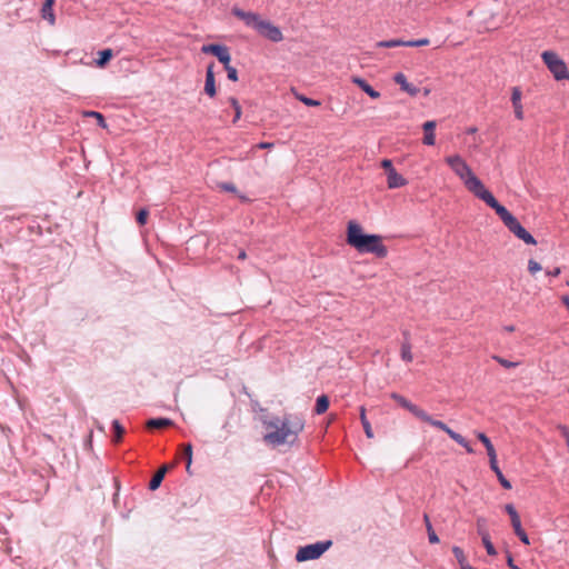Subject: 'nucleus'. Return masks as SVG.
Listing matches in <instances>:
<instances>
[{
	"label": "nucleus",
	"instance_id": "nucleus-1",
	"mask_svg": "<svg viewBox=\"0 0 569 569\" xmlns=\"http://www.w3.org/2000/svg\"><path fill=\"white\" fill-rule=\"evenodd\" d=\"M446 163L450 169L460 178L465 187L475 197L482 200L492 208L499 218L502 220L505 226L512 232L517 238L522 240L527 244H536V239L521 226L518 219L512 216L502 204H500L493 194L486 189L482 181L472 172L470 166L459 154H452L445 158Z\"/></svg>",
	"mask_w": 569,
	"mask_h": 569
},
{
	"label": "nucleus",
	"instance_id": "nucleus-2",
	"mask_svg": "<svg viewBox=\"0 0 569 569\" xmlns=\"http://www.w3.org/2000/svg\"><path fill=\"white\" fill-rule=\"evenodd\" d=\"M266 433L264 442L272 447L292 446L305 429V420L297 415H284L282 418L273 417L263 421Z\"/></svg>",
	"mask_w": 569,
	"mask_h": 569
},
{
	"label": "nucleus",
	"instance_id": "nucleus-3",
	"mask_svg": "<svg viewBox=\"0 0 569 569\" xmlns=\"http://www.w3.org/2000/svg\"><path fill=\"white\" fill-rule=\"evenodd\" d=\"M346 241L359 253H371L381 259L388 256L382 237L365 233L362 227L355 220L348 222Z\"/></svg>",
	"mask_w": 569,
	"mask_h": 569
},
{
	"label": "nucleus",
	"instance_id": "nucleus-4",
	"mask_svg": "<svg viewBox=\"0 0 569 569\" xmlns=\"http://www.w3.org/2000/svg\"><path fill=\"white\" fill-rule=\"evenodd\" d=\"M391 399L397 401L402 408L411 412L417 419L420 421L428 423L431 427H435L439 430L446 432L453 441L463 447L468 453H473L472 447L469 445L467 439L462 437L460 433L453 431L450 427H448L443 421L435 419L431 415H429L426 410L419 408L417 405L407 400L403 396L392 392L390 395Z\"/></svg>",
	"mask_w": 569,
	"mask_h": 569
},
{
	"label": "nucleus",
	"instance_id": "nucleus-5",
	"mask_svg": "<svg viewBox=\"0 0 569 569\" xmlns=\"http://www.w3.org/2000/svg\"><path fill=\"white\" fill-rule=\"evenodd\" d=\"M232 14L244 22V24L253 29L259 36L272 41L280 42L283 40L282 31L271 21L263 19L259 13L244 11L238 7H233Z\"/></svg>",
	"mask_w": 569,
	"mask_h": 569
},
{
	"label": "nucleus",
	"instance_id": "nucleus-6",
	"mask_svg": "<svg viewBox=\"0 0 569 569\" xmlns=\"http://www.w3.org/2000/svg\"><path fill=\"white\" fill-rule=\"evenodd\" d=\"M541 59L558 81L568 80L569 71L566 62L553 51H543Z\"/></svg>",
	"mask_w": 569,
	"mask_h": 569
},
{
	"label": "nucleus",
	"instance_id": "nucleus-7",
	"mask_svg": "<svg viewBox=\"0 0 569 569\" xmlns=\"http://www.w3.org/2000/svg\"><path fill=\"white\" fill-rule=\"evenodd\" d=\"M332 546L331 540L318 541L316 543L300 547L296 553V560L303 562L308 560H315L320 558L330 547Z\"/></svg>",
	"mask_w": 569,
	"mask_h": 569
},
{
	"label": "nucleus",
	"instance_id": "nucleus-8",
	"mask_svg": "<svg viewBox=\"0 0 569 569\" xmlns=\"http://www.w3.org/2000/svg\"><path fill=\"white\" fill-rule=\"evenodd\" d=\"M201 51L203 53H211V54H213L214 57H217V59L221 63H223L224 67L230 64L231 56H230L228 47H226V46H222V44H206V46H203L201 48Z\"/></svg>",
	"mask_w": 569,
	"mask_h": 569
},
{
	"label": "nucleus",
	"instance_id": "nucleus-9",
	"mask_svg": "<svg viewBox=\"0 0 569 569\" xmlns=\"http://www.w3.org/2000/svg\"><path fill=\"white\" fill-rule=\"evenodd\" d=\"M522 92L519 87H513L511 90V102L515 116L518 120L523 119V107L521 103Z\"/></svg>",
	"mask_w": 569,
	"mask_h": 569
},
{
	"label": "nucleus",
	"instance_id": "nucleus-10",
	"mask_svg": "<svg viewBox=\"0 0 569 569\" xmlns=\"http://www.w3.org/2000/svg\"><path fill=\"white\" fill-rule=\"evenodd\" d=\"M393 81L400 86L401 90L407 92L408 94L415 97L418 94L419 89L413 84L407 81V78L403 73L398 72L393 76Z\"/></svg>",
	"mask_w": 569,
	"mask_h": 569
},
{
	"label": "nucleus",
	"instance_id": "nucleus-11",
	"mask_svg": "<svg viewBox=\"0 0 569 569\" xmlns=\"http://www.w3.org/2000/svg\"><path fill=\"white\" fill-rule=\"evenodd\" d=\"M213 66H214L213 63H210L207 67L206 83H204V92L211 98H213L217 93Z\"/></svg>",
	"mask_w": 569,
	"mask_h": 569
},
{
	"label": "nucleus",
	"instance_id": "nucleus-12",
	"mask_svg": "<svg viewBox=\"0 0 569 569\" xmlns=\"http://www.w3.org/2000/svg\"><path fill=\"white\" fill-rule=\"evenodd\" d=\"M387 184L389 189H396L406 186L407 180L395 169L387 173Z\"/></svg>",
	"mask_w": 569,
	"mask_h": 569
},
{
	"label": "nucleus",
	"instance_id": "nucleus-13",
	"mask_svg": "<svg viewBox=\"0 0 569 569\" xmlns=\"http://www.w3.org/2000/svg\"><path fill=\"white\" fill-rule=\"evenodd\" d=\"M351 81L357 84L361 90H363L370 98L378 99L380 98V92L375 90L365 79L360 77H352Z\"/></svg>",
	"mask_w": 569,
	"mask_h": 569
},
{
	"label": "nucleus",
	"instance_id": "nucleus-14",
	"mask_svg": "<svg viewBox=\"0 0 569 569\" xmlns=\"http://www.w3.org/2000/svg\"><path fill=\"white\" fill-rule=\"evenodd\" d=\"M56 0H44L41 16L44 20H47L51 26L56 23V16L53 13V4Z\"/></svg>",
	"mask_w": 569,
	"mask_h": 569
},
{
	"label": "nucleus",
	"instance_id": "nucleus-15",
	"mask_svg": "<svg viewBox=\"0 0 569 569\" xmlns=\"http://www.w3.org/2000/svg\"><path fill=\"white\" fill-rule=\"evenodd\" d=\"M409 335L408 333H405V337H408ZM412 346L409 341L408 338H406L402 343H401V349H400V357H401V360L407 362V363H410L412 362L413 360V355H412Z\"/></svg>",
	"mask_w": 569,
	"mask_h": 569
},
{
	"label": "nucleus",
	"instance_id": "nucleus-16",
	"mask_svg": "<svg viewBox=\"0 0 569 569\" xmlns=\"http://www.w3.org/2000/svg\"><path fill=\"white\" fill-rule=\"evenodd\" d=\"M477 438L483 443L485 449L487 450L489 462H493V459L497 458L496 449L493 445L491 443L490 439L483 433L478 432Z\"/></svg>",
	"mask_w": 569,
	"mask_h": 569
},
{
	"label": "nucleus",
	"instance_id": "nucleus-17",
	"mask_svg": "<svg viewBox=\"0 0 569 569\" xmlns=\"http://www.w3.org/2000/svg\"><path fill=\"white\" fill-rule=\"evenodd\" d=\"M490 468L491 470L496 473L500 485L505 488V489H511V483L509 480H507L503 476V473L501 472L499 466H498V462H497V458L493 459V462H490Z\"/></svg>",
	"mask_w": 569,
	"mask_h": 569
},
{
	"label": "nucleus",
	"instance_id": "nucleus-18",
	"mask_svg": "<svg viewBox=\"0 0 569 569\" xmlns=\"http://www.w3.org/2000/svg\"><path fill=\"white\" fill-rule=\"evenodd\" d=\"M167 470H168L167 466H163L156 472V475L152 477V479L149 482L150 490H156L160 487Z\"/></svg>",
	"mask_w": 569,
	"mask_h": 569
},
{
	"label": "nucleus",
	"instance_id": "nucleus-19",
	"mask_svg": "<svg viewBox=\"0 0 569 569\" xmlns=\"http://www.w3.org/2000/svg\"><path fill=\"white\" fill-rule=\"evenodd\" d=\"M173 422L167 418L150 419L147 421V428L149 429H162L172 426Z\"/></svg>",
	"mask_w": 569,
	"mask_h": 569
},
{
	"label": "nucleus",
	"instance_id": "nucleus-20",
	"mask_svg": "<svg viewBox=\"0 0 569 569\" xmlns=\"http://www.w3.org/2000/svg\"><path fill=\"white\" fill-rule=\"evenodd\" d=\"M359 411H360L359 412L360 413V420H361L365 433H366V436L369 439H372L373 438V431H372V428H371V425H370L369 420L367 419L366 408L362 406V407H360Z\"/></svg>",
	"mask_w": 569,
	"mask_h": 569
},
{
	"label": "nucleus",
	"instance_id": "nucleus-21",
	"mask_svg": "<svg viewBox=\"0 0 569 569\" xmlns=\"http://www.w3.org/2000/svg\"><path fill=\"white\" fill-rule=\"evenodd\" d=\"M329 408V398L326 395H321L317 398L315 412L317 415L325 413Z\"/></svg>",
	"mask_w": 569,
	"mask_h": 569
},
{
	"label": "nucleus",
	"instance_id": "nucleus-22",
	"mask_svg": "<svg viewBox=\"0 0 569 569\" xmlns=\"http://www.w3.org/2000/svg\"><path fill=\"white\" fill-rule=\"evenodd\" d=\"M406 42L407 41L399 40V39L385 40V41H379L377 43V47H379V48L406 47Z\"/></svg>",
	"mask_w": 569,
	"mask_h": 569
},
{
	"label": "nucleus",
	"instance_id": "nucleus-23",
	"mask_svg": "<svg viewBox=\"0 0 569 569\" xmlns=\"http://www.w3.org/2000/svg\"><path fill=\"white\" fill-rule=\"evenodd\" d=\"M99 59L97 60V66L102 68L104 67L108 61L112 58L113 53L111 49H104L99 52Z\"/></svg>",
	"mask_w": 569,
	"mask_h": 569
},
{
	"label": "nucleus",
	"instance_id": "nucleus-24",
	"mask_svg": "<svg viewBox=\"0 0 569 569\" xmlns=\"http://www.w3.org/2000/svg\"><path fill=\"white\" fill-rule=\"evenodd\" d=\"M228 101L231 104V107L233 108V112H234L233 123H236L241 118V114H242L241 106L239 104L238 100L234 97H230L228 99Z\"/></svg>",
	"mask_w": 569,
	"mask_h": 569
},
{
	"label": "nucleus",
	"instance_id": "nucleus-25",
	"mask_svg": "<svg viewBox=\"0 0 569 569\" xmlns=\"http://www.w3.org/2000/svg\"><path fill=\"white\" fill-rule=\"evenodd\" d=\"M112 428H113V431H114L113 441L116 443H118L122 439V436L124 433V428L120 425V422L118 420H113Z\"/></svg>",
	"mask_w": 569,
	"mask_h": 569
},
{
	"label": "nucleus",
	"instance_id": "nucleus-26",
	"mask_svg": "<svg viewBox=\"0 0 569 569\" xmlns=\"http://www.w3.org/2000/svg\"><path fill=\"white\" fill-rule=\"evenodd\" d=\"M293 94H295V97H296L299 101H301V102H302V103H305L306 106H309V107H319V106H320V101H318V100H313V99L308 98V97H306V96H303V94H300V93H298V92H297V91H295V90H293Z\"/></svg>",
	"mask_w": 569,
	"mask_h": 569
},
{
	"label": "nucleus",
	"instance_id": "nucleus-27",
	"mask_svg": "<svg viewBox=\"0 0 569 569\" xmlns=\"http://www.w3.org/2000/svg\"><path fill=\"white\" fill-rule=\"evenodd\" d=\"M452 553L455 555L461 568L468 563L465 552L460 547L455 546L452 548Z\"/></svg>",
	"mask_w": 569,
	"mask_h": 569
},
{
	"label": "nucleus",
	"instance_id": "nucleus-28",
	"mask_svg": "<svg viewBox=\"0 0 569 569\" xmlns=\"http://www.w3.org/2000/svg\"><path fill=\"white\" fill-rule=\"evenodd\" d=\"M477 531L480 537H485L489 535V531L487 529V521L483 517H479L477 519Z\"/></svg>",
	"mask_w": 569,
	"mask_h": 569
},
{
	"label": "nucleus",
	"instance_id": "nucleus-29",
	"mask_svg": "<svg viewBox=\"0 0 569 569\" xmlns=\"http://www.w3.org/2000/svg\"><path fill=\"white\" fill-rule=\"evenodd\" d=\"M481 540H482V543H483L488 555L496 556L497 555V550H496V548L493 547V545H492V542L490 540V535L481 537Z\"/></svg>",
	"mask_w": 569,
	"mask_h": 569
},
{
	"label": "nucleus",
	"instance_id": "nucleus-30",
	"mask_svg": "<svg viewBox=\"0 0 569 569\" xmlns=\"http://www.w3.org/2000/svg\"><path fill=\"white\" fill-rule=\"evenodd\" d=\"M83 116L84 117L98 118V124L101 128H107L106 120H104L103 116L100 112H97V111H86V112H83Z\"/></svg>",
	"mask_w": 569,
	"mask_h": 569
},
{
	"label": "nucleus",
	"instance_id": "nucleus-31",
	"mask_svg": "<svg viewBox=\"0 0 569 569\" xmlns=\"http://www.w3.org/2000/svg\"><path fill=\"white\" fill-rule=\"evenodd\" d=\"M183 457L186 458L188 462V467H191L192 463V446L191 443L183 445Z\"/></svg>",
	"mask_w": 569,
	"mask_h": 569
},
{
	"label": "nucleus",
	"instance_id": "nucleus-32",
	"mask_svg": "<svg viewBox=\"0 0 569 569\" xmlns=\"http://www.w3.org/2000/svg\"><path fill=\"white\" fill-rule=\"evenodd\" d=\"M430 43V40L428 38H422L418 40H410L406 42V47H425Z\"/></svg>",
	"mask_w": 569,
	"mask_h": 569
},
{
	"label": "nucleus",
	"instance_id": "nucleus-33",
	"mask_svg": "<svg viewBox=\"0 0 569 569\" xmlns=\"http://www.w3.org/2000/svg\"><path fill=\"white\" fill-rule=\"evenodd\" d=\"M493 360H496L499 365H501L505 368H516L518 366V362L509 361L505 358H501L499 356H493Z\"/></svg>",
	"mask_w": 569,
	"mask_h": 569
},
{
	"label": "nucleus",
	"instance_id": "nucleus-34",
	"mask_svg": "<svg viewBox=\"0 0 569 569\" xmlns=\"http://www.w3.org/2000/svg\"><path fill=\"white\" fill-rule=\"evenodd\" d=\"M541 264L533 260V259H530L528 261V271L531 273V274H536L537 272H539L541 270Z\"/></svg>",
	"mask_w": 569,
	"mask_h": 569
},
{
	"label": "nucleus",
	"instance_id": "nucleus-35",
	"mask_svg": "<svg viewBox=\"0 0 569 569\" xmlns=\"http://www.w3.org/2000/svg\"><path fill=\"white\" fill-rule=\"evenodd\" d=\"M226 71H227V76H228V79L231 80V81H237L238 80V71L234 67L228 64L224 67Z\"/></svg>",
	"mask_w": 569,
	"mask_h": 569
},
{
	"label": "nucleus",
	"instance_id": "nucleus-36",
	"mask_svg": "<svg viewBox=\"0 0 569 569\" xmlns=\"http://www.w3.org/2000/svg\"><path fill=\"white\" fill-rule=\"evenodd\" d=\"M422 142L426 146H433L436 143V134L435 131L425 132V137L422 139Z\"/></svg>",
	"mask_w": 569,
	"mask_h": 569
},
{
	"label": "nucleus",
	"instance_id": "nucleus-37",
	"mask_svg": "<svg viewBox=\"0 0 569 569\" xmlns=\"http://www.w3.org/2000/svg\"><path fill=\"white\" fill-rule=\"evenodd\" d=\"M148 216H149L148 210H147V209H141V210L137 213V222H138L140 226L146 224L147 219H148Z\"/></svg>",
	"mask_w": 569,
	"mask_h": 569
},
{
	"label": "nucleus",
	"instance_id": "nucleus-38",
	"mask_svg": "<svg viewBox=\"0 0 569 569\" xmlns=\"http://www.w3.org/2000/svg\"><path fill=\"white\" fill-rule=\"evenodd\" d=\"M230 416L226 419V421L223 422L222 425V430H223V439L226 440L231 433H232V427H231V423H230Z\"/></svg>",
	"mask_w": 569,
	"mask_h": 569
},
{
	"label": "nucleus",
	"instance_id": "nucleus-39",
	"mask_svg": "<svg viewBox=\"0 0 569 569\" xmlns=\"http://www.w3.org/2000/svg\"><path fill=\"white\" fill-rule=\"evenodd\" d=\"M427 531H428L429 542L430 543H438L439 542V538H438L437 533L435 532L431 523H428V530Z\"/></svg>",
	"mask_w": 569,
	"mask_h": 569
},
{
	"label": "nucleus",
	"instance_id": "nucleus-40",
	"mask_svg": "<svg viewBox=\"0 0 569 569\" xmlns=\"http://www.w3.org/2000/svg\"><path fill=\"white\" fill-rule=\"evenodd\" d=\"M515 533L518 536V538L525 543V545H529L530 541H529V537L528 535L526 533V531L520 528L518 530L515 531Z\"/></svg>",
	"mask_w": 569,
	"mask_h": 569
},
{
	"label": "nucleus",
	"instance_id": "nucleus-41",
	"mask_svg": "<svg viewBox=\"0 0 569 569\" xmlns=\"http://www.w3.org/2000/svg\"><path fill=\"white\" fill-rule=\"evenodd\" d=\"M219 188L223 191H228V192H236L237 191V188L233 183H230V182H223V183H219Z\"/></svg>",
	"mask_w": 569,
	"mask_h": 569
},
{
	"label": "nucleus",
	"instance_id": "nucleus-42",
	"mask_svg": "<svg viewBox=\"0 0 569 569\" xmlns=\"http://www.w3.org/2000/svg\"><path fill=\"white\" fill-rule=\"evenodd\" d=\"M436 126H437L436 121L429 120L422 124V129L425 132H430V131H435Z\"/></svg>",
	"mask_w": 569,
	"mask_h": 569
},
{
	"label": "nucleus",
	"instance_id": "nucleus-43",
	"mask_svg": "<svg viewBox=\"0 0 569 569\" xmlns=\"http://www.w3.org/2000/svg\"><path fill=\"white\" fill-rule=\"evenodd\" d=\"M381 167L387 170V173L390 172L391 170H395L392 161L390 159H383L381 161Z\"/></svg>",
	"mask_w": 569,
	"mask_h": 569
},
{
	"label": "nucleus",
	"instance_id": "nucleus-44",
	"mask_svg": "<svg viewBox=\"0 0 569 569\" xmlns=\"http://www.w3.org/2000/svg\"><path fill=\"white\" fill-rule=\"evenodd\" d=\"M510 520H511V525H512V528H513V530H515V531H516V530H518V529H520V528H522V527H521V520H520V517L515 518V519H510Z\"/></svg>",
	"mask_w": 569,
	"mask_h": 569
},
{
	"label": "nucleus",
	"instance_id": "nucleus-45",
	"mask_svg": "<svg viewBox=\"0 0 569 569\" xmlns=\"http://www.w3.org/2000/svg\"><path fill=\"white\" fill-rule=\"evenodd\" d=\"M272 147H273L272 142H260L256 146V148H259V149H270Z\"/></svg>",
	"mask_w": 569,
	"mask_h": 569
},
{
	"label": "nucleus",
	"instance_id": "nucleus-46",
	"mask_svg": "<svg viewBox=\"0 0 569 569\" xmlns=\"http://www.w3.org/2000/svg\"><path fill=\"white\" fill-rule=\"evenodd\" d=\"M561 273V269L559 267L555 268L551 271H547L548 276L558 277Z\"/></svg>",
	"mask_w": 569,
	"mask_h": 569
},
{
	"label": "nucleus",
	"instance_id": "nucleus-47",
	"mask_svg": "<svg viewBox=\"0 0 569 569\" xmlns=\"http://www.w3.org/2000/svg\"><path fill=\"white\" fill-rule=\"evenodd\" d=\"M507 562H508V566H509L511 569H520L518 566H516V565H515L513 559H512V557H511L510 555L508 556V560H507Z\"/></svg>",
	"mask_w": 569,
	"mask_h": 569
},
{
	"label": "nucleus",
	"instance_id": "nucleus-48",
	"mask_svg": "<svg viewBox=\"0 0 569 569\" xmlns=\"http://www.w3.org/2000/svg\"><path fill=\"white\" fill-rule=\"evenodd\" d=\"M505 510H506V512H507L508 515H510L512 511H515V510H516V508L513 507V505L508 503V505H506V506H505Z\"/></svg>",
	"mask_w": 569,
	"mask_h": 569
},
{
	"label": "nucleus",
	"instance_id": "nucleus-49",
	"mask_svg": "<svg viewBox=\"0 0 569 569\" xmlns=\"http://www.w3.org/2000/svg\"><path fill=\"white\" fill-rule=\"evenodd\" d=\"M246 258H247V253H246V251H244V250H241V251L239 252L238 259H240V260H244Z\"/></svg>",
	"mask_w": 569,
	"mask_h": 569
},
{
	"label": "nucleus",
	"instance_id": "nucleus-50",
	"mask_svg": "<svg viewBox=\"0 0 569 569\" xmlns=\"http://www.w3.org/2000/svg\"><path fill=\"white\" fill-rule=\"evenodd\" d=\"M509 516H510V519H515V518L519 517V513L517 512V510H515Z\"/></svg>",
	"mask_w": 569,
	"mask_h": 569
},
{
	"label": "nucleus",
	"instance_id": "nucleus-51",
	"mask_svg": "<svg viewBox=\"0 0 569 569\" xmlns=\"http://www.w3.org/2000/svg\"><path fill=\"white\" fill-rule=\"evenodd\" d=\"M423 520H425L426 527L428 528V523H431L430 519H429V516L425 515Z\"/></svg>",
	"mask_w": 569,
	"mask_h": 569
},
{
	"label": "nucleus",
	"instance_id": "nucleus-52",
	"mask_svg": "<svg viewBox=\"0 0 569 569\" xmlns=\"http://www.w3.org/2000/svg\"><path fill=\"white\" fill-rule=\"evenodd\" d=\"M461 569H473L472 567L469 566V563H467L465 567H462Z\"/></svg>",
	"mask_w": 569,
	"mask_h": 569
},
{
	"label": "nucleus",
	"instance_id": "nucleus-53",
	"mask_svg": "<svg viewBox=\"0 0 569 569\" xmlns=\"http://www.w3.org/2000/svg\"><path fill=\"white\" fill-rule=\"evenodd\" d=\"M507 330L511 332L513 331V327H508Z\"/></svg>",
	"mask_w": 569,
	"mask_h": 569
},
{
	"label": "nucleus",
	"instance_id": "nucleus-54",
	"mask_svg": "<svg viewBox=\"0 0 569 569\" xmlns=\"http://www.w3.org/2000/svg\"><path fill=\"white\" fill-rule=\"evenodd\" d=\"M190 470H191V467H188V466H187V471H188V472H190Z\"/></svg>",
	"mask_w": 569,
	"mask_h": 569
},
{
	"label": "nucleus",
	"instance_id": "nucleus-55",
	"mask_svg": "<svg viewBox=\"0 0 569 569\" xmlns=\"http://www.w3.org/2000/svg\"><path fill=\"white\" fill-rule=\"evenodd\" d=\"M567 284L569 286V281L567 282Z\"/></svg>",
	"mask_w": 569,
	"mask_h": 569
}]
</instances>
